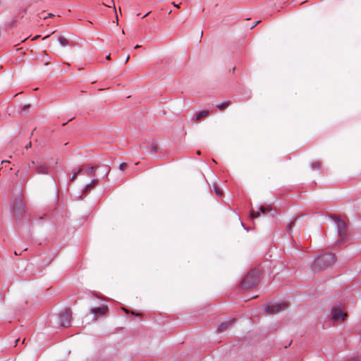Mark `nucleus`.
<instances>
[{
    "instance_id": "nucleus-13",
    "label": "nucleus",
    "mask_w": 361,
    "mask_h": 361,
    "mask_svg": "<svg viewBox=\"0 0 361 361\" xmlns=\"http://www.w3.org/2000/svg\"><path fill=\"white\" fill-rule=\"evenodd\" d=\"M83 170H84L83 168H80V169L74 171L73 174L72 175V176L70 178V181L73 182L77 178L78 175L80 173H81L82 171H83Z\"/></svg>"
},
{
    "instance_id": "nucleus-24",
    "label": "nucleus",
    "mask_w": 361,
    "mask_h": 361,
    "mask_svg": "<svg viewBox=\"0 0 361 361\" xmlns=\"http://www.w3.org/2000/svg\"><path fill=\"white\" fill-rule=\"evenodd\" d=\"M18 142H19V137H16V138H14L10 143V146L11 147H12L14 145H18Z\"/></svg>"
},
{
    "instance_id": "nucleus-25",
    "label": "nucleus",
    "mask_w": 361,
    "mask_h": 361,
    "mask_svg": "<svg viewBox=\"0 0 361 361\" xmlns=\"http://www.w3.org/2000/svg\"><path fill=\"white\" fill-rule=\"evenodd\" d=\"M259 216V212L251 211L252 219L258 218Z\"/></svg>"
},
{
    "instance_id": "nucleus-19",
    "label": "nucleus",
    "mask_w": 361,
    "mask_h": 361,
    "mask_svg": "<svg viewBox=\"0 0 361 361\" xmlns=\"http://www.w3.org/2000/svg\"><path fill=\"white\" fill-rule=\"evenodd\" d=\"M213 190H214V192L216 194V195H218L219 197L222 196L223 192L216 184H214Z\"/></svg>"
},
{
    "instance_id": "nucleus-20",
    "label": "nucleus",
    "mask_w": 361,
    "mask_h": 361,
    "mask_svg": "<svg viewBox=\"0 0 361 361\" xmlns=\"http://www.w3.org/2000/svg\"><path fill=\"white\" fill-rule=\"evenodd\" d=\"M295 221H291L290 224H288L287 226V231L289 234L291 233V231H292V228L294 227L295 226Z\"/></svg>"
},
{
    "instance_id": "nucleus-37",
    "label": "nucleus",
    "mask_w": 361,
    "mask_h": 361,
    "mask_svg": "<svg viewBox=\"0 0 361 361\" xmlns=\"http://www.w3.org/2000/svg\"><path fill=\"white\" fill-rule=\"evenodd\" d=\"M15 255H21V253H18V252H17L16 250L14 252Z\"/></svg>"
},
{
    "instance_id": "nucleus-29",
    "label": "nucleus",
    "mask_w": 361,
    "mask_h": 361,
    "mask_svg": "<svg viewBox=\"0 0 361 361\" xmlns=\"http://www.w3.org/2000/svg\"><path fill=\"white\" fill-rule=\"evenodd\" d=\"M35 164V162L34 161H32L30 163L28 164V168H30L32 166H34Z\"/></svg>"
},
{
    "instance_id": "nucleus-9",
    "label": "nucleus",
    "mask_w": 361,
    "mask_h": 361,
    "mask_svg": "<svg viewBox=\"0 0 361 361\" xmlns=\"http://www.w3.org/2000/svg\"><path fill=\"white\" fill-rule=\"evenodd\" d=\"M235 319H228L222 322L217 328V333H222L230 328L234 323Z\"/></svg>"
},
{
    "instance_id": "nucleus-27",
    "label": "nucleus",
    "mask_w": 361,
    "mask_h": 361,
    "mask_svg": "<svg viewBox=\"0 0 361 361\" xmlns=\"http://www.w3.org/2000/svg\"><path fill=\"white\" fill-rule=\"evenodd\" d=\"M32 147V142H29L28 144H27L25 147V148L26 149H28L29 148H30Z\"/></svg>"
},
{
    "instance_id": "nucleus-15",
    "label": "nucleus",
    "mask_w": 361,
    "mask_h": 361,
    "mask_svg": "<svg viewBox=\"0 0 361 361\" xmlns=\"http://www.w3.org/2000/svg\"><path fill=\"white\" fill-rule=\"evenodd\" d=\"M322 163L320 161H314L311 164V167L314 170H319L321 169Z\"/></svg>"
},
{
    "instance_id": "nucleus-30",
    "label": "nucleus",
    "mask_w": 361,
    "mask_h": 361,
    "mask_svg": "<svg viewBox=\"0 0 361 361\" xmlns=\"http://www.w3.org/2000/svg\"><path fill=\"white\" fill-rule=\"evenodd\" d=\"M259 22L260 20H258L255 23H253V25L250 27V29L254 28Z\"/></svg>"
},
{
    "instance_id": "nucleus-2",
    "label": "nucleus",
    "mask_w": 361,
    "mask_h": 361,
    "mask_svg": "<svg viewBox=\"0 0 361 361\" xmlns=\"http://www.w3.org/2000/svg\"><path fill=\"white\" fill-rule=\"evenodd\" d=\"M259 269L250 270L241 280L240 288L247 290L255 288L259 282Z\"/></svg>"
},
{
    "instance_id": "nucleus-38",
    "label": "nucleus",
    "mask_w": 361,
    "mask_h": 361,
    "mask_svg": "<svg viewBox=\"0 0 361 361\" xmlns=\"http://www.w3.org/2000/svg\"><path fill=\"white\" fill-rule=\"evenodd\" d=\"M7 162L8 163L9 161H1V164L7 163Z\"/></svg>"
},
{
    "instance_id": "nucleus-34",
    "label": "nucleus",
    "mask_w": 361,
    "mask_h": 361,
    "mask_svg": "<svg viewBox=\"0 0 361 361\" xmlns=\"http://www.w3.org/2000/svg\"><path fill=\"white\" fill-rule=\"evenodd\" d=\"M173 5L176 7V8H179L180 7V5H178V4H176L174 2L173 3Z\"/></svg>"
},
{
    "instance_id": "nucleus-26",
    "label": "nucleus",
    "mask_w": 361,
    "mask_h": 361,
    "mask_svg": "<svg viewBox=\"0 0 361 361\" xmlns=\"http://www.w3.org/2000/svg\"><path fill=\"white\" fill-rule=\"evenodd\" d=\"M127 167H128V164H127L126 163H122V164H120V166H119V169H120L121 171H123V170H125L126 169H127Z\"/></svg>"
},
{
    "instance_id": "nucleus-17",
    "label": "nucleus",
    "mask_w": 361,
    "mask_h": 361,
    "mask_svg": "<svg viewBox=\"0 0 361 361\" xmlns=\"http://www.w3.org/2000/svg\"><path fill=\"white\" fill-rule=\"evenodd\" d=\"M58 39L62 46H67L69 44L68 40L63 36H59Z\"/></svg>"
},
{
    "instance_id": "nucleus-42",
    "label": "nucleus",
    "mask_w": 361,
    "mask_h": 361,
    "mask_svg": "<svg viewBox=\"0 0 361 361\" xmlns=\"http://www.w3.org/2000/svg\"><path fill=\"white\" fill-rule=\"evenodd\" d=\"M49 37V35H47V36H46V37H44L43 39H46V38Z\"/></svg>"
},
{
    "instance_id": "nucleus-18",
    "label": "nucleus",
    "mask_w": 361,
    "mask_h": 361,
    "mask_svg": "<svg viewBox=\"0 0 361 361\" xmlns=\"http://www.w3.org/2000/svg\"><path fill=\"white\" fill-rule=\"evenodd\" d=\"M149 149L152 153H157L158 152V147L156 142L152 143V145L149 147Z\"/></svg>"
},
{
    "instance_id": "nucleus-41",
    "label": "nucleus",
    "mask_w": 361,
    "mask_h": 361,
    "mask_svg": "<svg viewBox=\"0 0 361 361\" xmlns=\"http://www.w3.org/2000/svg\"><path fill=\"white\" fill-rule=\"evenodd\" d=\"M200 153H201V152H200V151H199V150H198V151H197V154H200Z\"/></svg>"
},
{
    "instance_id": "nucleus-12",
    "label": "nucleus",
    "mask_w": 361,
    "mask_h": 361,
    "mask_svg": "<svg viewBox=\"0 0 361 361\" xmlns=\"http://www.w3.org/2000/svg\"><path fill=\"white\" fill-rule=\"evenodd\" d=\"M98 183V180L97 179H94L90 183H89L88 185H87L84 190H83V192H89L90 190H92L97 184Z\"/></svg>"
},
{
    "instance_id": "nucleus-22",
    "label": "nucleus",
    "mask_w": 361,
    "mask_h": 361,
    "mask_svg": "<svg viewBox=\"0 0 361 361\" xmlns=\"http://www.w3.org/2000/svg\"><path fill=\"white\" fill-rule=\"evenodd\" d=\"M259 211L262 213V214H267V212H270L271 211V209L269 207H266L264 206H260L259 207Z\"/></svg>"
},
{
    "instance_id": "nucleus-10",
    "label": "nucleus",
    "mask_w": 361,
    "mask_h": 361,
    "mask_svg": "<svg viewBox=\"0 0 361 361\" xmlns=\"http://www.w3.org/2000/svg\"><path fill=\"white\" fill-rule=\"evenodd\" d=\"M36 173L38 174H44L47 175L49 173V168L46 164L39 162L37 164L36 166Z\"/></svg>"
},
{
    "instance_id": "nucleus-35",
    "label": "nucleus",
    "mask_w": 361,
    "mask_h": 361,
    "mask_svg": "<svg viewBox=\"0 0 361 361\" xmlns=\"http://www.w3.org/2000/svg\"><path fill=\"white\" fill-rule=\"evenodd\" d=\"M111 59V54H109L107 56H106V59L107 60H110Z\"/></svg>"
},
{
    "instance_id": "nucleus-31",
    "label": "nucleus",
    "mask_w": 361,
    "mask_h": 361,
    "mask_svg": "<svg viewBox=\"0 0 361 361\" xmlns=\"http://www.w3.org/2000/svg\"><path fill=\"white\" fill-rule=\"evenodd\" d=\"M52 16H54V14L50 13L48 14L47 16L44 17L43 18L44 19H47L48 17H52Z\"/></svg>"
},
{
    "instance_id": "nucleus-3",
    "label": "nucleus",
    "mask_w": 361,
    "mask_h": 361,
    "mask_svg": "<svg viewBox=\"0 0 361 361\" xmlns=\"http://www.w3.org/2000/svg\"><path fill=\"white\" fill-rule=\"evenodd\" d=\"M333 219L335 221L337 227V232L339 236V238L337 240V244L341 245L345 242L348 239V235L345 233L346 225L344 221L340 219L338 216H335L333 217Z\"/></svg>"
},
{
    "instance_id": "nucleus-39",
    "label": "nucleus",
    "mask_w": 361,
    "mask_h": 361,
    "mask_svg": "<svg viewBox=\"0 0 361 361\" xmlns=\"http://www.w3.org/2000/svg\"><path fill=\"white\" fill-rule=\"evenodd\" d=\"M149 13V12L147 13L144 16L143 18L146 17L147 16H148V14Z\"/></svg>"
},
{
    "instance_id": "nucleus-16",
    "label": "nucleus",
    "mask_w": 361,
    "mask_h": 361,
    "mask_svg": "<svg viewBox=\"0 0 361 361\" xmlns=\"http://www.w3.org/2000/svg\"><path fill=\"white\" fill-rule=\"evenodd\" d=\"M96 167L94 166H92L90 168H88V169H84L83 171L87 174V175H90V176H94L95 174V171H96Z\"/></svg>"
},
{
    "instance_id": "nucleus-28",
    "label": "nucleus",
    "mask_w": 361,
    "mask_h": 361,
    "mask_svg": "<svg viewBox=\"0 0 361 361\" xmlns=\"http://www.w3.org/2000/svg\"><path fill=\"white\" fill-rule=\"evenodd\" d=\"M30 108V105H25L22 107V110L23 111H26L27 109H28Z\"/></svg>"
},
{
    "instance_id": "nucleus-32",
    "label": "nucleus",
    "mask_w": 361,
    "mask_h": 361,
    "mask_svg": "<svg viewBox=\"0 0 361 361\" xmlns=\"http://www.w3.org/2000/svg\"><path fill=\"white\" fill-rule=\"evenodd\" d=\"M39 37H40V35H36V36H35V37L32 39V40H36L37 39H38V38H39Z\"/></svg>"
},
{
    "instance_id": "nucleus-8",
    "label": "nucleus",
    "mask_w": 361,
    "mask_h": 361,
    "mask_svg": "<svg viewBox=\"0 0 361 361\" xmlns=\"http://www.w3.org/2000/svg\"><path fill=\"white\" fill-rule=\"evenodd\" d=\"M109 310V307L106 305H103L99 307H94L91 309V312L95 317H101L105 314Z\"/></svg>"
},
{
    "instance_id": "nucleus-11",
    "label": "nucleus",
    "mask_w": 361,
    "mask_h": 361,
    "mask_svg": "<svg viewBox=\"0 0 361 361\" xmlns=\"http://www.w3.org/2000/svg\"><path fill=\"white\" fill-rule=\"evenodd\" d=\"M209 114V111H208V110L198 111L195 114V116L193 117V120H195V121H198L201 120L202 118L207 116Z\"/></svg>"
},
{
    "instance_id": "nucleus-4",
    "label": "nucleus",
    "mask_w": 361,
    "mask_h": 361,
    "mask_svg": "<svg viewBox=\"0 0 361 361\" xmlns=\"http://www.w3.org/2000/svg\"><path fill=\"white\" fill-rule=\"evenodd\" d=\"M288 308V304L286 302L281 303H269L267 304L264 308L263 313L267 315L274 314L282 311L286 310Z\"/></svg>"
},
{
    "instance_id": "nucleus-33",
    "label": "nucleus",
    "mask_w": 361,
    "mask_h": 361,
    "mask_svg": "<svg viewBox=\"0 0 361 361\" xmlns=\"http://www.w3.org/2000/svg\"><path fill=\"white\" fill-rule=\"evenodd\" d=\"M129 58H130V56H127V58H126L125 63H127V62H128V60H129Z\"/></svg>"
},
{
    "instance_id": "nucleus-7",
    "label": "nucleus",
    "mask_w": 361,
    "mask_h": 361,
    "mask_svg": "<svg viewBox=\"0 0 361 361\" xmlns=\"http://www.w3.org/2000/svg\"><path fill=\"white\" fill-rule=\"evenodd\" d=\"M60 325L63 327H68L71 326L72 313L68 309H65L61 311L60 316Z\"/></svg>"
},
{
    "instance_id": "nucleus-1",
    "label": "nucleus",
    "mask_w": 361,
    "mask_h": 361,
    "mask_svg": "<svg viewBox=\"0 0 361 361\" xmlns=\"http://www.w3.org/2000/svg\"><path fill=\"white\" fill-rule=\"evenodd\" d=\"M335 261L336 256L334 254L324 252L315 257L312 265V269L313 271L325 269L334 264Z\"/></svg>"
},
{
    "instance_id": "nucleus-6",
    "label": "nucleus",
    "mask_w": 361,
    "mask_h": 361,
    "mask_svg": "<svg viewBox=\"0 0 361 361\" xmlns=\"http://www.w3.org/2000/svg\"><path fill=\"white\" fill-rule=\"evenodd\" d=\"M331 319L334 322L343 321L347 317V313L344 312L343 307L341 305H336L332 307Z\"/></svg>"
},
{
    "instance_id": "nucleus-43",
    "label": "nucleus",
    "mask_w": 361,
    "mask_h": 361,
    "mask_svg": "<svg viewBox=\"0 0 361 361\" xmlns=\"http://www.w3.org/2000/svg\"><path fill=\"white\" fill-rule=\"evenodd\" d=\"M25 338H24V339L23 340V342H22V343H25Z\"/></svg>"
},
{
    "instance_id": "nucleus-40",
    "label": "nucleus",
    "mask_w": 361,
    "mask_h": 361,
    "mask_svg": "<svg viewBox=\"0 0 361 361\" xmlns=\"http://www.w3.org/2000/svg\"><path fill=\"white\" fill-rule=\"evenodd\" d=\"M19 341H20V339H19V338H18V339L16 341V344H17V343H18V342Z\"/></svg>"
},
{
    "instance_id": "nucleus-23",
    "label": "nucleus",
    "mask_w": 361,
    "mask_h": 361,
    "mask_svg": "<svg viewBox=\"0 0 361 361\" xmlns=\"http://www.w3.org/2000/svg\"><path fill=\"white\" fill-rule=\"evenodd\" d=\"M111 4L114 6V0H106V2H104L103 5L105 6L111 7Z\"/></svg>"
},
{
    "instance_id": "nucleus-21",
    "label": "nucleus",
    "mask_w": 361,
    "mask_h": 361,
    "mask_svg": "<svg viewBox=\"0 0 361 361\" xmlns=\"http://www.w3.org/2000/svg\"><path fill=\"white\" fill-rule=\"evenodd\" d=\"M123 311H124L126 313H130L132 315H135V316L140 317L142 316V313H139V312L135 313V312H133V311L130 312V311H129L128 309H126V308H123Z\"/></svg>"
},
{
    "instance_id": "nucleus-36",
    "label": "nucleus",
    "mask_w": 361,
    "mask_h": 361,
    "mask_svg": "<svg viewBox=\"0 0 361 361\" xmlns=\"http://www.w3.org/2000/svg\"><path fill=\"white\" fill-rule=\"evenodd\" d=\"M140 47H141L140 45L137 44L136 46H135L134 49H138V48H140Z\"/></svg>"
},
{
    "instance_id": "nucleus-5",
    "label": "nucleus",
    "mask_w": 361,
    "mask_h": 361,
    "mask_svg": "<svg viewBox=\"0 0 361 361\" xmlns=\"http://www.w3.org/2000/svg\"><path fill=\"white\" fill-rule=\"evenodd\" d=\"M13 213L19 218L25 212V205L20 195L15 197L11 202Z\"/></svg>"
},
{
    "instance_id": "nucleus-14",
    "label": "nucleus",
    "mask_w": 361,
    "mask_h": 361,
    "mask_svg": "<svg viewBox=\"0 0 361 361\" xmlns=\"http://www.w3.org/2000/svg\"><path fill=\"white\" fill-rule=\"evenodd\" d=\"M230 104H231L230 101H227V102H223L222 104H218L216 106V109L220 110V111H223L226 108H227L230 105Z\"/></svg>"
}]
</instances>
